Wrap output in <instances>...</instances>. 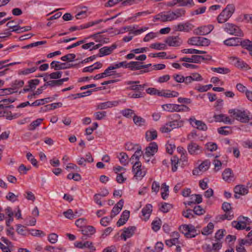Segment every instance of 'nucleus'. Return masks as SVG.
Instances as JSON below:
<instances>
[{"label":"nucleus","mask_w":252,"mask_h":252,"mask_svg":"<svg viewBox=\"0 0 252 252\" xmlns=\"http://www.w3.org/2000/svg\"><path fill=\"white\" fill-rule=\"evenodd\" d=\"M234 11V5L232 4H228L222 12L218 16V22L220 24L226 22L232 16Z\"/></svg>","instance_id":"1"},{"label":"nucleus","mask_w":252,"mask_h":252,"mask_svg":"<svg viewBox=\"0 0 252 252\" xmlns=\"http://www.w3.org/2000/svg\"><path fill=\"white\" fill-rule=\"evenodd\" d=\"M180 231L188 238L195 237L197 235V230L191 224H184L180 226Z\"/></svg>","instance_id":"2"},{"label":"nucleus","mask_w":252,"mask_h":252,"mask_svg":"<svg viewBox=\"0 0 252 252\" xmlns=\"http://www.w3.org/2000/svg\"><path fill=\"white\" fill-rule=\"evenodd\" d=\"M223 30L226 32L231 35H234L237 36H241L243 35L240 28L232 23H225L223 27Z\"/></svg>","instance_id":"3"},{"label":"nucleus","mask_w":252,"mask_h":252,"mask_svg":"<svg viewBox=\"0 0 252 252\" xmlns=\"http://www.w3.org/2000/svg\"><path fill=\"white\" fill-rule=\"evenodd\" d=\"M187 149L189 154L196 156L202 153V148L194 141L190 142L187 146Z\"/></svg>","instance_id":"4"},{"label":"nucleus","mask_w":252,"mask_h":252,"mask_svg":"<svg viewBox=\"0 0 252 252\" xmlns=\"http://www.w3.org/2000/svg\"><path fill=\"white\" fill-rule=\"evenodd\" d=\"M132 171L134 177L136 178L142 179L146 175V171L144 170V168H142L140 162L134 163L132 166Z\"/></svg>","instance_id":"5"},{"label":"nucleus","mask_w":252,"mask_h":252,"mask_svg":"<svg viewBox=\"0 0 252 252\" xmlns=\"http://www.w3.org/2000/svg\"><path fill=\"white\" fill-rule=\"evenodd\" d=\"M137 27V25L135 26H128L124 27L122 28V31H118L117 34L124 33L125 31H129L133 33L134 35L140 34L142 32L147 31L148 29V27H143L140 29L134 30Z\"/></svg>","instance_id":"6"},{"label":"nucleus","mask_w":252,"mask_h":252,"mask_svg":"<svg viewBox=\"0 0 252 252\" xmlns=\"http://www.w3.org/2000/svg\"><path fill=\"white\" fill-rule=\"evenodd\" d=\"M189 121L192 126L196 127L199 130L206 131L207 129L206 125L203 121L197 120L193 117H190Z\"/></svg>","instance_id":"7"},{"label":"nucleus","mask_w":252,"mask_h":252,"mask_svg":"<svg viewBox=\"0 0 252 252\" xmlns=\"http://www.w3.org/2000/svg\"><path fill=\"white\" fill-rule=\"evenodd\" d=\"M136 227L134 226H130L128 227H125L123 229V232L121 235V238L124 241L132 237L136 231Z\"/></svg>","instance_id":"8"},{"label":"nucleus","mask_w":252,"mask_h":252,"mask_svg":"<svg viewBox=\"0 0 252 252\" xmlns=\"http://www.w3.org/2000/svg\"><path fill=\"white\" fill-rule=\"evenodd\" d=\"M73 64H68L67 63H62L58 61H54L50 63V66L52 69L55 70H59L70 68L73 66Z\"/></svg>","instance_id":"9"},{"label":"nucleus","mask_w":252,"mask_h":252,"mask_svg":"<svg viewBox=\"0 0 252 252\" xmlns=\"http://www.w3.org/2000/svg\"><path fill=\"white\" fill-rule=\"evenodd\" d=\"M83 236L81 237L82 240H86L90 238L92 235L95 233V229L92 226L88 225L83 227L82 229H80Z\"/></svg>","instance_id":"10"},{"label":"nucleus","mask_w":252,"mask_h":252,"mask_svg":"<svg viewBox=\"0 0 252 252\" xmlns=\"http://www.w3.org/2000/svg\"><path fill=\"white\" fill-rule=\"evenodd\" d=\"M120 100L117 101H108L104 102L99 103L96 105V109L97 110H103L109 108L117 106Z\"/></svg>","instance_id":"11"},{"label":"nucleus","mask_w":252,"mask_h":252,"mask_svg":"<svg viewBox=\"0 0 252 252\" xmlns=\"http://www.w3.org/2000/svg\"><path fill=\"white\" fill-rule=\"evenodd\" d=\"M158 147L157 144L155 142H151L149 146L146 148L145 157L149 158L154 156L158 152Z\"/></svg>","instance_id":"12"},{"label":"nucleus","mask_w":252,"mask_h":252,"mask_svg":"<svg viewBox=\"0 0 252 252\" xmlns=\"http://www.w3.org/2000/svg\"><path fill=\"white\" fill-rule=\"evenodd\" d=\"M117 47L116 44H113L111 46H105L101 48L99 50V53L97 55L98 57H102L104 56L110 55L112 53L113 51Z\"/></svg>","instance_id":"13"},{"label":"nucleus","mask_w":252,"mask_h":252,"mask_svg":"<svg viewBox=\"0 0 252 252\" xmlns=\"http://www.w3.org/2000/svg\"><path fill=\"white\" fill-rule=\"evenodd\" d=\"M235 114L236 120L242 123H248L250 120V118L245 111L237 110V112Z\"/></svg>","instance_id":"14"},{"label":"nucleus","mask_w":252,"mask_h":252,"mask_svg":"<svg viewBox=\"0 0 252 252\" xmlns=\"http://www.w3.org/2000/svg\"><path fill=\"white\" fill-rule=\"evenodd\" d=\"M139 81H128L126 82V84L130 85L129 87L127 88L128 90H132L137 92H141L143 91V86L138 85Z\"/></svg>","instance_id":"15"},{"label":"nucleus","mask_w":252,"mask_h":252,"mask_svg":"<svg viewBox=\"0 0 252 252\" xmlns=\"http://www.w3.org/2000/svg\"><path fill=\"white\" fill-rule=\"evenodd\" d=\"M165 42L170 46H178L182 43V41L178 36H172L168 37Z\"/></svg>","instance_id":"16"},{"label":"nucleus","mask_w":252,"mask_h":252,"mask_svg":"<svg viewBox=\"0 0 252 252\" xmlns=\"http://www.w3.org/2000/svg\"><path fill=\"white\" fill-rule=\"evenodd\" d=\"M214 26L212 25H209L198 28L196 30V34L199 35H206L213 30Z\"/></svg>","instance_id":"17"},{"label":"nucleus","mask_w":252,"mask_h":252,"mask_svg":"<svg viewBox=\"0 0 252 252\" xmlns=\"http://www.w3.org/2000/svg\"><path fill=\"white\" fill-rule=\"evenodd\" d=\"M124 200L121 199L113 208L111 211V218H113L121 211L124 205Z\"/></svg>","instance_id":"18"},{"label":"nucleus","mask_w":252,"mask_h":252,"mask_svg":"<svg viewBox=\"0 0 252 252\" xmlns=\"http://www.w3.org/2000/svg\"><path fill=\"white\" fill-rule=\"evenodd\" d=\"M241 39L238 37L229 38L223 41L224 44L228 46H237L241 45Z\"/></svg>","instance_id":"19"},{"label":"nucleus","mask_w":252,"mask_h":252,"mask_svg":"<svg viewBox=\"0 0 252 252\" xmlns=\"http://www.w3.org/2000/svg\"><path fill=\"white\" fill-rule=\"evenodd\" d=\"M130 212L128 210H125L122 214L121 218L117 222V225L120 227L123 225L128 220L129 217Z\"/></svg>","instance_id":"20"},{"label":"nucleus","mask_w":252,"mask_h":252,"mask_svg":"<svg viewBox=\"0 0 252 252\" xmlns=\"http://www.w3.org/2000/svg\"><path fill=\"white\" fill-rule=\"evenodd\" d=\"M20 116V114L18 113L12 114V112L10 111L4 110L3 111H0V117H4L9 120L16 119Z\"/></svg>","instance_id":"21"},{"label":"nucleus","mask_w":252,"mask_h":252,"mask_svg":"<svg viewBox=\"0 0 252 252\" xmlns=\"http://www.w3.org/2000/svg\"><path fill=\"white\" fill-rule=\"evenodd\" d=\"M214 118L215 119V121L217 122H223L225 124H232V121L229 117L222 114L215 115Z\"/></svg>","instance_id":"22"},{"label":"nucleus","mask_w":252,"mask_h":252,"mask_svg":"<svg viewBox=\"0 0 252 252\" xmlns=\"http://www.w3.org/2000/svg\"><path fill=\"white\" fill-rule=\"evenodd\" d=\"M200 55H192L191 58L184 57L180 59V61L186 63H200Z\"/></svg>","instance_id":"23"},{"label":"nucleus","mask_w":252,"mask_h":252,"mask_svg":"<svg viewBox=\"0 0 252 252\" xmlns=\"http://www.w3.org/2000/svg\"><path fill=\"white\" fill-rule=\"evenodd\" d=\"M234 191L235 194L245 195L248 193V189L244 185H239L235 186Z\"/></svg>","instance_id":"24"},{"label":"nucleus","mask_w":252,"mask_h":252,"mask_svg":"<svg viewBox=\"0 0 252 252\" xmlns=\"http://www.w3.org/2000/svg\"><path fill=\"white\" fill-rule=\"evenodd\" d=\"M143 152L141 150V147L140 146L137 147L135 150V152L134 154L131 156L130 160L132 161V163H133L134 160H135V163H137L139 161V158L142 155Z\"/></svg>","instance_id":"25"},{"label":"nucleus","mask_w":252,"mask_h":252,"mask_svg":"<svg viewBox=\"0 0 252 252\" xmlns=\"http://www.w3.org/2000/svg\"><path fill=\"white\" fill-rule=\"evenodd\" d=\"M222 176L224 180L229 182L233 179V172L230 168H226L222 172Z\"/></svg>","instance_id":"26"},{"label":"nucleus","mask_w":252,"mask_h":252,"mask_svg":"<svg viewBox=\"0 0 252 252\" xmlns=\"http://www.w3.org/2000/svg\"><path fill=\"white\" fill-rule=\"evenodd\" d=\"M153 206L151 204H147L142 210V213L144 217L148 219L152 212Z\"/></svg>","instance_id":"27"},{"label":"nucleus","mask_w":252,"mask_h":252,"mask_svg":"<svg viewBox=\"0 0 252 252\" xmlns=\"http://www.w3.org/2000/svg\"><path fill=\"white\" fill-rule=\"evenodd\" d=\"M145 137L147 141H150L157 137V132L156 130L151 129L147 131L145 134Z\"/></svg>","instance_id":"28"},{"label":"nucleus","mask_w":252,"mask_h":252,"mask_svg":"<svg viewBox=\"0 0 252 252\" xmlns=\"http://www.w3.org/2000/svg\"><path fill=\"white\" fill-rule=\"evenodd\" d=\"M31 29L32 27L31 26L21 27L18 25V24H16L15 28H13L12 29V31L16 32L18 33H21L29 31Z\"/></svg>","instance_id":"29"},{"label":"nucleus","mask_w":252,"mask_h":252,"mask_svg":"<svg viewBox=\"0 0 252 252\" xmlns=\"http://www.w3.org/2000/svg\"><path fill=\"white\" fill-rule=\"evenodd\" d=\"M191 199L192 201H189L186 204L191 205L192 204H199L202 201V196L201 194H194L191 195Z\"/></svg>","instance_id":"30"},{"label":"nucleus","mask_w":252,"mask_h":252,"mask_svg":"<svg viewBox=\"0 0 252 252\" xmlns=\"http://www.w3.org/2000/svg\"><path fill=\"white\" fill-rule=\"evenodd\" d=\"M53 99L51 97H47L45 98L38 99L34 101L31 104L32 106H37L41 105H43L46 103H48L50 101H52Z\"/></svg>","instance_id":"31"},{"label":"nucleus","mask_w":252,"mask_h":252,"mask_svg":"<svg viewBox=\"0 0 252 252\" xmlns=\"http://www.w3.org/2000/svg\"><path fill=\"white\" fill-rule=\"evenodd\" d=\"M38 67L36 66H33L31 68H25L23 70H21L18 71L19 75H27L30 73L34 72Z\"/></svg>","instance_id":"32"},{"label":"nucleus","mask_w":252,"mask_h":252,"mask_svg":"<svg viewBox=\"0 0 252 252\" xmlns=\"http://www.w3.org/2000/svg\"><path fill=\"white\" fill-rule=\"evenodd\" d=\"M142 63L139 62H130L129 69L131 70H139L142 68Z\"/></svg>","instance_id":"33"},{"label":"nucleus","mask_w":252,"mask_h":252,"mask_svg":"<svg viewBox=\"0 0 252 252\" xmlns=\"http://www.w3.org/2000/svg\"><path fill=\"white\" fill-rule=\"evenodd\" d=\"M118 158H119L120 162L122 164L125 166L128 164V157L126 153H120Z\"/></svg>","instance_id":"34"},{"label":"nucleus","mask_w":252,"mask_h":252,"mask_svg":"<svg viewBox=\"0 0 252 252\" xmlns=\"http://www.w3.org/2000/svg\"><path fill=\"white\" fill-rule=\"evenodd\" d=\"M232 225L238 230H243L246 228V222L242 221H233L232 222Z\"/></svg>","instance_id":"35"},{"label":"nucleus","mask_w":252,"mask_h":252,"mask_svg":"<svg viewBox=\"0 0 252 252\" xmlns=\"http://www.w3.org/2000/svg\"><path fill=\"white\" fill-rule=\"evenodd\" d=\"M211 70L220 74H228L230 72V69L226 67H212Z\"/></svg>","instance_id":"36"},{"label":"nucleus","mask_w":252,"mask_h":252,"mask_svg":"<svg viewBox=\"0 0 252 252\" xmlns=\"http://www.w3.org/2000/svg\"><path fill=\"white\" fill-rule=\"evenodd\" d=\"M214 225L213 223L209 222L207 226L204 227L202 231V234L204 235H208L212 232V230L214 229Z\"/></svg>","instance_id":"37"},{"label":"nucleus","mask_w":252,"mask_h":252,"mask_svg":"<svg viewBox=\"0 0 252 252\" xmlns=\"http://www.w3.org/2000/svg\"><path fill=\"white\" fill-rule=\"evenodd\" d=\"M181 51L183 53H185V54H205L206 53L204 51L199 50H197V49H183Z\"/></svg>","instance_id":"38"},{"label":"nucleus","mask_w":252,"mask_h":252,"mask_svg":"<svg viewBox=\"0 0 252 252\" xmlns=\"http://www.w3.org/2000/svg\"><path fill=\"white\" fill-rule=\"evenodd\" d=\"M15 99L13 97L5 98L0 101V104L2 108H7L8 105L15 101Z\"/></svg>","instance_id":"39"},{"label":"nucleus","mask_w":252,"mask_h":252,"mask_svg":"<svg viewBox=\"0 0 252 252\" xmlns=\"http://www.w3.org/2000/svg\"><path fill=\"white\" fill-rule=\"evenodd\" d=\"M174 20L184 16L186 13V10L184 8H179L176 9L175 11H172Z\"/></svg>","instance_id":"40"},{"label":"nucleus","mask_w":252,"mask_h":252,"mask_svg":"<svg viewBox=\"0 0 252 252\" xmlns=\"http://www.w3.org/2000/svg\"><path fill=\"white\" fill-rule=\"evenodd\" d=\"M235 66L240 69L249 70L251 69L249 65L241 59L238 61V63L235 65Z\"/></svg>","instance_id":"41"},{"label":"nucleus","mask_w":252,"mask_h":252,"mask_svg":"<svg viewBox=\"0 0 252 252\" xmlns=\"http://www.w3.org/2000/svg\"><path fill=\"white\" fill-rule=\"evenodd\" d=\"M43 121L42 119H37L33 121L29 126V129L30 130H34L36 127L38 126Z\"/></svg>","instance_id":"42"},{"label":"nucleus","mask_w":252,"mask_h":252,"mask_svg":"<svg viewBox=\"0 0 252 252\" xmlns=\"http://www.w3.org/2000/svg\"><path fill=\"white\" fill-rule=\"evenodd\" d=\"M211 164V162L208 160H206L203 161L199 166L198 167L202 170L203 172L207 170Z\"/></svg>","instance_id":"43"},{"label":"nucleus","mask_w":252,"mask_h":252,"mask_svg":"<svg viewBox=\"0 0 252 252\" xmlns=\"http://www.w3.org/2000/svg\"><path fill=\"white\" fill-rule=\"evenodd\" d=\"M133 120L134 124L138 126H141L145 123V119L135 115L133 117Z\"/></svg>","instance_id":"44"},{"label":"nucleus","mask_w":252,"mask_h":252,"mask_svg":"<svg viewBox=\"0 0 252 252\" xmlns=\"http://www.w3.org/2000/svg\"><path fill=\"white\" fill-rule=\"evenodd\" d=\"M179 1L180 6H189L192 7L194 5V2L193 0H181Z\"/></svg>","instance_id":"45"},{"label":"nucleus","mask_w":252,"mask_h":252,"mask_svg":"<svg viewBox=\"0 0 252 252\" xmlns=\"http://www.w3.org/2000/svg\"><path fill=\"white\" fill-rule=\"evenodd\" d=\"M175 112L189 111L190 109L185 105H179L175 104Z\"/></svg>","instance_id":"46"},{"label":"nucleus","mask_w":252,"mask_h":252,"mask_svg":"<svg viewBox=\"0 0 252 252\" xmlns=\"http://www.w3.org/2000/svg\"><path fill=\"white\" fill-rule=\"evenodd\" d=\"M57 71L52 72L48 75V76L49 77V79H60L62 77V72L58 70H56Z\"/></svg>","instance_id":"47"},{"label":"nucleus","mask_w":252,"mask_h":252,"mask_svg":"<svg viewBox=\"0 0 252 252\" xmlns=\"http://www.w3.org/2000/svg\"><path fill=\"white\" fill-rule=\"evenodd\" d=\"M150 47L156 50H164L166 46L165 44L160 43H155L150 45Z\"/></svg>","instance_id":"48"},{"label":"nucleus","mask_w":252,"mask_h":252,"mask_svg":"<svg viewBox=\"0 0 252 252\" xmlns=\"http://www.w3.org/2000/svg\"><path fill=\"white\" fill-rule=\"evenodd\" d=\"M75 57L74 54H68L61 57V60L63 62H71L74 60Z\"/></svg>","instance_id":"49"},{"label":"nucleus","mask_w":252,"mask_h":252,"mask_svg":"<svg viewBox=\"0 0 252 252\" xmlns=\"http://www.w3.org/2000/svg\"><path fill=\"white\" fill-rule=\"evenodd\" d=\"M121 113L123 116L129 118L132 117V115L134 114V111L130 109H125L121 111Z\"/></svg>","instance_id":"50"},{"label":"nucleus","mask_w":252,"mask_h":252,"mask_svg":"<svg viewBox=\"0 0 252 252\" xmlns=\"http://www.w3.org/2000/svg\"><path fill=\"white\" fill-rule=\"evenodd\" d=\"M87 248L90 250V252H94L95 251V248L93 244L91 241H86L83 243V249Z\"/></svg>","instance_id":"51"},{"label":"nucleus","mask_w":252,"mask_h":252,"mask_svg":"<svg viewBox=\"0 0 252 252\" xmlns=\"http://www.w3.org/2000/svg\"><path fill=\"white\" fill-rule=\"evenodd\" d=\"M198 46H207L210 44V41L208 38L199 37Z\"/></svg>","instance_id":"52"},{"label":"nucleus","mask_w":252,"mask_h":252,"mask_svg":"<svg viewBox=\"0 0 252 252\" xmlns=\"http://www.w3.org/2000/svg\"><path fill=\"white\" fill-rule=\"evenodd\" d=\"M63 214L65 217L70 220L77 217V215L74 214V212L71 209H68L66 211L64 212Z\"/></svg>","instance_id":"53"},{"label":"nucleus","mask_w":252,"mask_h":252,"mask_svg":"<svg viewBox=\"0 0 252 252\" xmlns=\"http://www.w3.org/2000/svg\"><path fill=\"white\" fill-rule=\"evenodd\" d=\"M95 119L97 120H101L106 116V112L105 111H98L94 113Z\"/></svg>","instance_id":"54"},{"label":"nucleus","mask_w":252,"mask_h":252,"mask_svg":"<svg viewBox=\"0 0 252 252\" xmlns=\"http://www.w3.org/2000/svg\"><path fill=\"white\" fill-rule=\"evenodd\" d=\"M24 84L23 80H15L12 84L11 89H13V91H15L17 89L22 87Z\"/></svg>","instance_id":"55"},{"label":"nucleus","mask_w":252,"mask_h":252,"mask_svg":"<svg viewBox=\"0 0 252 252\" xmlns=\"http://www.w3.org/2000/svg\"><path fill=\"white\" fill-rule=\"evenodd\" d=\"M206 149L208 151L213 152L216 151L218 148V146L215 143L208 142L205 145Z\"/></svg>","instance_id":"56"},{"label":"nucleus","mask_w":252,"mask_h":252,"mask_svg":"<svg viewBox=\"0 0 252 252\" xmlns=\"http://www.w3.org/2000/svg\"><path fill=\"white\" fill-rule=\"evenodd\" d=\"M86 220L84 218L79 219L76 220L75 222L76 225L77 227H80L81 229H82L83 227H85L86 226Z\"/></svg>","instance_id":"57"},{"label":"nucleus","mask_w":252,"mask_h":252,"mask_svg":"<svg viewBox=\"0 0 252 252\" xmlns=\"http://www.w3.org/2000/svg\"><path fill=\"white\" fill-rule=\"evenodd\" d=\"M225 230L224 229L219 230L215 234L216 241H220L223 237Z\"/></svg>","instance_id":"58"},{"label":"nucleus","mask_w":252,"mask_h":252,"mask_svg":"<svg viewBox=\"0 0 252 252\" xmlns=\"http://www.w3.org/2000/svg\"><path fill=\"white\" fill-rule=\"evenodd\" d=\"M175 104H166L162 105V108L165 111L169 112H175Z\"/></svg>","instance_id":"59"},{"label":"nucleus","mask_w":252,"mask_h":252,"mask_svg":"<svg viewBox=\"0 0 252 252\" xmlns=\"http://www.w3.org/2000/svg\"><path fill=\"white\" fill-rule=\"evenodd\" d=\"M168 123L169 124V126H170L172 128V129L181 127L183 125L182 122L181 121L179 122L177 120L170 122Z\"/></svg>","instance_id":"60"},{"label":"nucleus","mask_w":252,"mask_h":252,"mask_svg":"<svg viewBox=\"0 0 252 252\" xmlns=\"http://www.w3.org/2000/svg\"><path fill=\"white\" fill-rule=\"evenodd\" d=\"M45 250L50 252H59L60 250H63L64 251H66L65 249H64L63 248L59 247L57 248H55L54 247L52 246H47L45 248Z\"/></svg>","instance_id":"61"},{"label":"nucleus","mask_w":252,"mask_h":252,"mask_svg":"<svg viewBox=\"0 0 252 252\" xmlns=\"http://www.w3.org/2000/svg\"><path fill=\"white\" fill-rule=\"evenodd\" d=\"M160 220H156L152 222V229L154 231H158L160 228Z\"/></svg>","instance_id":"62"},{"label":"nucleus","mask_w":252,"mask_h":252,"mask_svg":"<svg viewBox=\"0 0 252 252\" xmlns=\"http://www.w3.org/2000/svg\"><path fill=\"white\" fill-rule=\"evenodd\" d=\"M58 235L56 233L50 234L48 236V240L52 244L56 243L58 241Z\"/></svg>","instance_id":"63"},{"label":"nucleus","mask_w":252,"mask_h":252,"mask_svg":"<svg viewBox=\"0 0 252 252\" xmlns=\"http://www.w3.org/2000/svg\"><path fill=\"white\" fill-rule=\"evenodd\" d=\"M195 214L197 215H201L205 213V210L200 206H196L192 210Z\"/></svg>","instance_id":"64"}]
</instances>
